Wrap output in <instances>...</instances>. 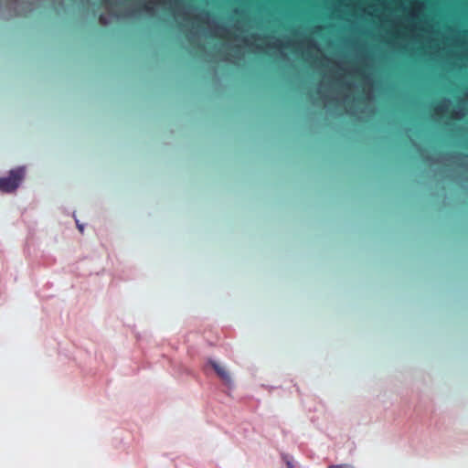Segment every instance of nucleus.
Instances as JSON below:
<instances>
[{
  "label": "nucleus",
  "mask_w": 468,
  "mask_h": 468,
  "mask_svg": "<svg viewBox=\"0 0 468 468\" xmlns=\"http://www.w3.org/2000/svg\"><path fill=\"white\" fill-rule=\"evenodd\" d=\"M24 175V167L12 170L7 177L0 178V190L6 193L14 191L22 181Z\"/></svg>",
  "instance_id": "7ed1b4c3"
},
{
  "label": "nucleus",
  "mask_w": 468,
  "mask_h": 468,
  "mask_svg": "<svg viewBox=\"0 0 468 468\" xmlns=\"http://www.w3.org/2000/svg\"><path fill=\"white\" fill-rule=\"evenodd\" d=\"M329 468H353L350 465L347 464H342V465H331Z\"/></svg>",
  "instance_id": "0eeeda50"
},
{
  "label": "nucleus",
  "mask_w": 468,
  "mask_h": 468,
  "mask_svg": "<svg viewBox=\"0 0 468 468\" xmlns=\"http://www.w3.org/2000/svg\"><path fill=\"white\" fill-rule=\"evenodd\" d=\"M77 226H78V229L82 232L83 231V226L80 225L78 221H77Z\"/></svg>",
  "instance_id": "6e6552de"
},
{
  "label": "nucleus",
  "mask_w": 468,
  "mask_h": 468,
  "mask_svg": "<svg viewBox=\"0 0 468 468\" xmlns=\"http://www.w3.org/2000/svg\"><path fill=\"white\" fill-rule=\"evenodd\" d=\"M209 367H211L215 373L218 375L221 382L227 386L229 387L231 384V378L228 370L221 366L220 364L217 363L216 361L209 360L207 365L205 366L206 370H207Z\"/></svg>",
  "instance_id": "20e7f679"
},
{
  "label": "nucleus",
  "mask_w": 468,
  "mask_h": 468,
  "mask_svg": "<svg viewBox=\"0 0 468 468\" xmlns=\"http://www.w3.org/2000/svg\"><path fill=\"white\" fill-rule=\"evenodd\" d=\"M24 2L31 3V0H0V9L5 6L9 11V16L21 15L24 8L21 4Z\"/></svg>",
  "instance_id": "39448f33"
},
{
  "label": "nucleus",
  "mask_w": 468,
  "mask_h": 468,
  "mask_svg": "<svg viewBox=\"0 0 468 468\" xmlns=\"http://www.w3.org/2000/svg\"><path fill=\"white\" fill-rule=\"evenodd\" d=\"M101 5L106 12L99 18L103 26L109 24L110 17H132L141 12L155 16L160 10L165 11L193 47L205 50L202 38L210 36L222 44L218 57L234 64L242 59L247 51L269 53L274 49L281 56L291 51L323 74L317 90L320 105L335 107L339 112L354 116H359L371 107L369 80L359 69L327 58L311 37H261L243 30L239 24L230 30L216 22L207 12L197 11L184 0H101Z\"/></svg>",
  "instance_id": "f257e3e1"
},
{
  "label": "nucleus",
  "mask_w": 468,
  "mask_h": 468,
  "mask_svg": "<svg viewBox=\"0 0 468 468\" xmlns=\"http://www.w3.org/2000/svg\"><path fill=\"white\" fill-rule=\"evenodd\" d=\"M466 114L465 102L463 101H460L458 104L453 107L450 100L443 99L434 109V115L437 119L449 118L452 120H462Z\"/></svg>",
  "instance_id": "f03ea898"
},
{
  "label": "nucleus",
  "mask_w": 468,
  "mask_h": 468,
  "mask_svg": "<svg viewBox=\"0 0 468 468\" xmlns=\"http://www.w3.org/2000/svg\"><path fill=\"white\" fill-rule=\"evenodd\" d=\"M412 16H413L414 17H417V14H416V13H412Z\"/></svg>",
  "instance_id": "1a4fd4ad"
},
{
  "label": "nucleus",
  "mask_w": 468,
  "mask_h": 468,
  "mask_svg": "<svg viewBox=\"0 0 468 468\" xmlns=\"http://www.w3.org/2000/svg\"><path fill=\"white\" fill-rule=\"evenodd\" d=\"M286 464L289 468H295V462L293 459L286 460Z\"/></svg>",
  "instance_id": "423d86ee"
}]
</instances>
